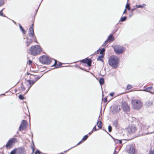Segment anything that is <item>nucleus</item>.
Wrapping results in <instances>:
<instances>
[{
    "instance_id": "e2e57ef3",
    "label": "nucleus",
    "mask_w": 154,
    "mask_h": 154,
    "mask_svg": "<svg viewBox=\"0 0 154 154\" xmlns=\"http://www.w3.org/2000/svg\"><path fill=\"white\" fill-rule=\"evenodd\" d=\"M39 7H38V9H37V10H36V12H37V11H38V8H39Z\"/></svg>"
},
{
    "instance_id": "338daca9",
    "label": "nucleus",
    "mask_w": 154,
    "mask_h": 154,
    "mask_svg": "<svg viewBox=\"0 0 154 154\" xmlns=\"http://www.w3.org/2000/svg\"><path fill=\"white\" fill-rule=\"evenodd\" d=\"M5 95V94H1V95H0H0Z\"/></svg>"
},
{
    "instance_id": "393cba45",
    "label": "nucleus",
    "mask_w": 154,
    "mask_h": 154,
    "mask_svg": "<svg viewBox=\"0 0 154 154\" xmlns=\"http://www.w3.org/2000/svg\"><path fill=\"white\" fill-rule=\"evenodd\" d=\"M105 49L104 48H103L101 49L100 51V54H101L102 55H104V52L105 51Z\"/></svg>"
},
{
    "instance_id": "f8f14e48",
    "label": "nucleus",
    "mask_w": 154,
    "mask_h": 154,
    "mask_svg": "<svg viewBox=\"0 0 154 154\" xmlns=\"http://www.w3.org/2000/svg\"><path fill=\"white\" fill-rule=\"evenodd\" d=\"M26 41L25 42V44L27 47H28L33 42V39L26 38Z\"/></svg>"
},
{
    "instance_id": "412c9836",
    "label": "nucleus",
    "mask_w": 154,
    "mask_h": 154,
    "mask_svg": "<svg viewBox=\"0 0 154 154\" xmlns=\"http://www.w3.org/2000/svg\"><path fill=\"white\" fill-rule=\"evenodd\" d=\"M99 82L100 84L101 85H103V84L104 82V79L103 78H101L99 79Z\"/></svg>"
},
{
    "instance_id": "c03bdc74",
    "label": "nucleus",
    "mask_w": 154,
    "mask_h": 154,
    "mask_svg": "<svg viewBox=\"0 0 154 154\" xmlns=\"http://www.w3.org/2000/svg\"><path fill=\"white\" fill-rule=\"evenodd\" d=\"M83 142H84V141L82 140L79 143H78V144L76 145H75V146H73V147H74L75 146H76L77 145H79L81 143H82Z\"/></svg>"
},
{
    "instance_id": "a18cd8bd",
    "label": "nucleus",
    "mask_w": 154,
    "mask_h": 154,
    "mask_svg": "<svg viewBox=\"0 0 154 154\" xmlns=\"http://www.w3.org/2000/svg\"><path fill=\"white\" fill-rule=\"evenodd\" d=\"M57 61L56 60H55L54 63L52 66H54L55 67V65H56V64H57Z\"/></svg>"
},
{
    "instance_id": "603ef678",
    "label": "nucleus",
    "mask_w": 154,
    "mask_h": 154,
    "mask_svg": "<svg viewBox=\"0 0 154 154\" xmlns=\"http://www.w3.org/2000/svg\"><path fill=\"white\" fill-rule=\"evenodd\" d=\"M116 140L117 141V142L118 143V141H119V143H122V141L121 140Z\"/></svg>"
},
{
    "instance_id": "2eb2a0df",
    "label": "nucleus",
    "mask_w": 154,
    "mask_h": 154,
    "mask_svg": "<svg viewBox=\"0 0 154 154\" xmlns=\"http://www.w3.org/2000/svg\"><path fill=\"white\" fill-rule=\"evenodd\" d=\"M107 40L110 42L113 41L114 40V39L113 36V35L112 34H110L108 37Z\"/></svg>"
},
{
    "instance_id": "b1692460",
    "label": "nucleus",
    "mask_w": 154,
    "mask_h": 154,
    "mask_svg": "<svg viewBox=\"0 0 154 154\" xmlns=\"http://www.w3.org/2000/svg\"><path fill=\"white\" fill-rule=\"evenodd\" d=\"M127 18V17L126 16L121 17L120 20L119 21L122 22L125 21L126 20Z\"/></svg>"
},
{
    "instance_id": "9b49d317",
    "label": "nucleus",
    "mask_w": 154,
    "mask_h": 154,
    "mask_svg": "<svg viewBox=\"0 0 154 154\" xmlns=\"http://www.w3.org/2000/svg\"><path fill=\"white\" fill-rule=\"evenodd\" d=\"M28 35L30 37H32L34 36V32L33 29L32 28H29V30Z\"/></svg>"
},
{
    "instance_id": "0e129e2a",
    "label": "nucleus",
    "mask_w": 154,
    "mask_h": 154,
    "mask_svg": "<svg viewBox=\"0 0 154 154\" xmlns=\"http://www.w3.org/2000/svg\"><path fill=\"white\" fill-rule=\"evenodd\" d=\"M59 154H64V152H61Z\"/></svg>"
},
{
    "instance_id": "cd10ccee",
    "label": "nucleus",
    "mask_w": 154,
    "mask_h": 154,
    "mask_svg": "<svg viewBox=\"0 0 154 154\" xmlns=\"http://www.w3.org/2000/svg\"><path fill=\"white\" fill-rule=\"evenodd\" d=\"M88 137V135H86L84 136V137H83L82 140L83 141H84L85 140H86L87 139Z\"/></svg>"
},
{
    "instance_id": "de8ad7c7",
    "label": "nucleus",
    "mask_w": 154,
    "mask_h": 154,
    "mask_svg": "<svg viewBox=\"0 0 154 154\" xmlns=\"http://www.w3.org/2000/svg\"><path fill=\"white\" fill-rule=\"evenodd\" d=\"M32 153H31V154H32L34 153V152L35 149H34V148L33 147H32Z\"/></svg>"
},
{
    "instance_id": "ddd939ff",
    "label": "nucleus",
    "mask_w": 154,
    "mask_h": 154,
    "mask_svg": "<svg viewBox=\"0 0 154 154\" xmlns=\"http://www.w3.org/2000/svg\"><path fill=\"white\" fill-rule=\"evenodd\" d=\"M118 106H114L111 109L112 113L113 114L116 113L118 111Z\"/></svg>"
},
{
    "instance_id": "79ce46f5",
    "label": "nucleus",
    "mask_w": 154,
    "mask_h": 154,
    "mask_svg": "<svg viewBox=\"0 0 154 154\" xmlns=\"http://www.w3.org/2000/svg\"><path fill=\"white\" fill-rule=\"evenodd\" d=\"M0 16H3V17H7L6 16H5V15L3 14L2 12H0Z\"/></svg>"
},
{
    "instance_id": "58836bf2",
    "label": "nucleus",
    "mask_w": 154,
    "mask_h": 154,
    "mask_svg": "<svg viewBox=\"0 0 154 154\" xmlns=\"http://www.w3.org/2000/svg\"><path fill=\"white\" fill-rule=\"evenodd\" d=\"M135 118L132 117H129L128 119L129 121H131V120H132V122L133 121V120H135Z\"/></svg>"
},
{
    "instance_id": "052dcab7",
    "label": "nucleus",
    "mask_w": 154,
    "mask_h": 154,
    "mask_svg": "<svg viewBox=\"0 0 154 154\" xmlns=\"http://www.w3.org/2000/svg\"><path fill=\"white\" fill-rule=\"evenodd\" d=\"M100 49L99 48L98 50L97 51V53H98V51H100Z\"/></svg>"
},
{
    "instance_id": "72a5a7b5",
    "label": "nucleus",
    "mask_w": 154,
    "mask_h": 154,
    "mask_svg": "<svg viewBox=\"0 0 154 154\" xmlns=\"http://www.w3.org/2000/svg\"><path fill=\"white\" fill-rule=\"evenodd\" d=\"M42 152L38 149L34 153V154H41Z\"/></svg>"
},
{
    "instance_id": "4be33fe9",
    "label": "nucleus",
    "mask_w": 154,
    "mask_h": 154,
    "mask_svg": "<svg viewBox=\"0 0 154 154\" xmlns=\"http://www.w3.org/2000/svg\"><path fill=\"white\" fill-rule=\"evenodd\" d=\"M19 26L20 27V28L21 30V31H22L23 33L24 34H25V33L26 32L25 30L23 29V27L21 26L20 24L19 23Z\"/></svg>"
},
{
    "instance_id": "3c124183",
    "label": "nucleus",
    "mask_w": 154,
    "mask_h": 154,
    "mask_svg": "<svg viewBox=\"0 0 154 154\" xmlns=\"http://www.w3.org/2000/svg\"><path fill=\"white\" fill-rule=\"evenodd\" d=\"M136 8H134L133 9H132L131 10V13L132 14V15L133 14V13H132V12Z\"/></svg>"
},
{
    "instance_id": "680f3d73",
    "label": "nucleus",
    "mask_w": 154,
    "mask_h": 154,
    "mask_svg": "<svg viewBox=\"0 0 154 154\" xmlns=\"http://www.w3.org/2000/svg\"><path fill=\"white\" fill-rule=\"evenodd\" d=\"M12 21L13 22L15 23V24H16V23L15 22L14 20H12Z\"/></svg>"
},
{
    "instance_id": "f3484780",
    "label": "nucleus",
    "mask_w": 154,
    "mask_h": 154,
    "mask_svg": "<svg viewBox=\"0 0 154 154\" xmlns=\"http://www.w3.org/2000/svg\"><path fill=\"white\" fill-rule=\"evenodd\" d=\"M92 62V61L91 59L87 58L86 63L88 65V66H91Z\"/></svg>"
},
{
    "instance_id": "4d7b16f0",
    "label": "nucleus",
    "mask_w": 154,
    "mask_h": 154,
    "mask_svg": "<svg viewBox=\"0 0 154 154\" xmlns=\"http://www.w3.org/2000/svg\"><path fill=\"white\" fill-rule=\"evenodd\" d=\"M30 28H32L33 29V24H32L31 26H30Z\"/></svg>"
},
{
    "instance_id": "4c0bfd02",
    "label": "nucleus",
    "mask_w": 154,
    "mask_h": 154,
    "mask_svg": "<svg viewBox=\"0 0 154 154\" xmlns=\"http://www.w3.org/2000/svg\"><path fill=\"white\" fill-rule=\"evenodd\" d=\"M118 124V121L117 120H116L113 123L114 125H117Z\"/></svg>"
},
{
    "instance_id": "1a4fd4ad",
    "label": "nucleus",
    "mask_w": 154,
    "mask_h": 154,
    "mask_svg": "<svg viewBox=\"0 0 154 154\" xmlns=\"http://www.w3.org/2000/svg\"><path fill=\"white\" fill-rule=\"evenodd\" d=\"M126 130L129 133H134L136 131L137 128L135 126H128Z\"/></svg>"
},
{
    "instance_id": "0eeeda50",
    "label": "nucleus",
    "mask_w": 154,
    "mask_h": 154,
    "mask_svg": "<svg viewBox=\"0 0 154 154\" xmlns=\"http://www.w3.org/2000/svg\"><path fill=\"white\" fill-rule=\"evenodd\" d=\"M17 141V140L16 138H11L8 140L5 146L7 149H10L12 147L13 145Z\"/></svg>"
},
{
    "instance_id": "4468645a",
    "label": "nucleus",
    "mask_w": 154,
    "mask_h": 154,
    "mask_svg": "<svg viewBox=\"0 0 154 154\" xmlns=\"http://www.w3.org/2000/svg\"><path fill=\"white\" fill-rule=\"evenodd\" d=\"M129 154H134L135 152V149L133 146H130L128 151Z\"/></svg>"
},
{
    "instance_id": "c85d7f7f",
    "label": "nucleus",
    "mask_w": 154,
    "mask_h": 154,
    "mask_svg": "<svg viewBox=\"0 0 154 154\" xmlns=\"http://www.w3.org/2000/svg\"><path fill=\"white\" fill-rule=\"evenodd\" d=\"M17 152V149H15L11 152L10 154H15Z\"/></svg>"
},
{
    "instance_id": "bb28decb",
    "label": "nucleus",
    "mask_w": 154,
    "mask_h": 154,
    "mask_svg": "<svg viewBox=\"0 0 154 154\" xmlns=\"http://www.w3.org/2000/svg\"><path fill=\"white\" fill-rule=\"evenodd\" d=\"M62 65V63L60 62H59L58 63L56 64L55 65V68H59L60 66H61Z\"/></svg>"
},
{
    "instance_id": "69168bd1",
    "label": "nucleus",
    "mask_w": 154,
    "mask_h": 154,
    "mask_svg": "<svg viewBox=\"0 0 154 154\" xmlns=\"http://www.w3.org/2000/svg\"><path fill=\"white\" fill-rule=\"evenodd\" d=\"M27 75H29L30 74L29 73L27 72Z\"/></svg>"
},
{
    "instance_id": "6e6552de",
    "label": "nucleus",
    "mask_w": 154,
    "mask_h": 154,
    "mask_svg": "<svg viewBox=\"0 0 154 154\" xmlns=\"http://www.w3.org/2000/svg\"><path fill=\"white\" fill-rule=\"evenodd\" d=\"M122 105V108L124 111L126 112H128L130 111V108L126 102H123Z\"/></svg>"
},
{
    "instance_id": "09e8293b",
    "label": "nucleus",
    "mask_w": 154,
    "mask_h": 154,
    "mask_svg": "<svg viewBox=\"0 0 154 154\" xmlns=\"http://www.w3.org/2000/svg\"><path fill=\"white\" fill-rule=\"evenodd\" d=\"M107 101V98L105 97L103 100V102H106Z\"/></svg>"
},
{
    "instance_id": "c9c22d12",
    "label": "nucleus",
    "mask_w": 154,
    "mask_h": 154,
    "mask_svg": "<svg viewBox=\"0 0 154 154\" xmlns=\"http://www.w3.org/2000/svg\"><path fill=\"white\" fill-rule=\"evenodd\" d=\"M128 6V7L127 8V9L128 10H130V4H129V3H127L126 5V6H125V7H126V8H127V6Z\"/></svg>"
},
{
    "instance_id": "5fc2aeb1",
    "label": "nucleus",
    "mask_w": 154,
    "mask_h": 154,
    "mask_svg": "<svg viewBox=\"0 0 154 154\" xmlns=\"http://www.w3.org/2000/svg\"><path fill=\"white\" fill-rule=\"evenodd\" d=\"M93 131L92 130L90 132L88 133V134H89V135H90L93 132Z\"/></svg>"
},
{
    "instance_id": "8fccbe9b",
    "label": "nucleus",
    "mask_w": 154,
    "mask_h": 154,
    "mask_svg": "<svg viewBox=\"0 0 154 154\" xmlns=\"http://www.w3.org/2000/svg\"><path fill=\"white\" fill-rule=\"evenodd\" d=\"M72 148H73V147H71V148H70L69 149H68L67 150H66V151H65L64 152V153H66V152L68 151L70 149H71Z\"/></svg>"
},
{
    "instance_id": "473e14b6",
    "label": "nucleus",
    "mask_w": 154,
    "mask_h": 154,
    "mask_svg": "<svg viewBox=\"0 0 154 154\" xmlns=\"http://www.w3.org/2000/svg\"><path fill=\"white\" fill-rule=\"evenodd\" d=\"M87 59V58H85V59L80 60V61L82 63H86Z\"/></svg>"
},
{
    "instance_id": "aec40b11",
    "label": "nucleus",
    "mask_w": 154,
    "mask_h": 154,
    "mask_svg": "<svg viewBox=\"0 0 154 154\" xmlns=\"http://www.w3.org/2000/svg\"><path fill=\"white\" fill-rule=\"evenodd\" d=\"M27 128V126H20L19 130L20 131H22L25 129Z\"/></svg>"
},
{
    "instance_id": "6ab92c4d",
    "label": "nucleus",
    "mask_w": 154,
    "mask_h": 154,
    "mask_svg": "<svg viewBox=\"0 0 154 154\" xmlns=\"http://www.w3.org/2000/svg\"><path fill=\"white\" fill-rule=\"evenodd\" d=\"M97 128H96V126H95L93 128L92 130L94 131H96L97 130L101 128H102V126H97Z\"/></svg>"
},
{
    "instance_id": "864d4df0",
    "label": "nucleus",
    "mask_w": 154,
    "mask_h": 154,
    "mask_svg": "<svg viewBox=\"0 0 154 154\" xmlns=\"http://www.w3.org/2000/svg\"><path fill=\"white\" fill-rule=\"evenodd\" d=\"M32 63V62L31 60H29V65L31 64Z\"/></svg>"
},
{
    "instance_id": "423d86ee",
    "label": "nucleus",
    "mask_w": 154,
    "mask_h": 154,
    "mask_svg": "<svg viewBox=\"0 0 154 154\" xmlns=\"http://www.w3.org/2000/svg\"><path fill=\"white\" fill-rule=\"evenodd\" d=\"M113 48L114 51L118 54H122L125 51L124 48L122 46L119 45H114Z\"/></svg>"
},
{
    "instance_id": "7ed1b4c3",
    "label": "nucleus",
    "mask_w": 154,
    "mask_h": 154,
    "mask_svg": "<svg viewBox=\"0 0 154 154\" xmlns=\"http://www.w3.org/2000/svg\"><path fill=\"white\" fill-rule=\"evenodd\" d=\"M43 75V74L41 76H37L35 78V81L31 80H28L25 82V84L28 88V89L24 93V94H26L27 93L28 91L29 90L32 85H33L35 82H36Z\"/></svg>"
},
{
    "instance_id": "f257e3e1",
    "label": "nucleus",
    "mask_w": 154,
    "mask_h": 154,
    "mask_svg": "<svg viewBox=\"0 0 154 154\" xmlns=\"http://www.w3.org/2000/svg\"><path fill=\"white\" fill-rule=\"evenodd\" d=\"M119 57L116 56H110L108 59L109 65L114 68H116L119 63Z\"/></svg>"
},
{
    "instance_id": "dca6fc26",
    "label": "nucleus",
    "mask_w": 154,
    "mask_h": 154,
    "mask_svg": "<svg viewBox=\"0 0 154 154\" xmlns=\"http://www.w3.org/2000/svg\"><path fill=\"white\" fill-rule=\"evenodd\" d=\"M152 89H153V87H147V88H146L143 91H146V92H150V93L152 94V93H153L150 92V91L151 90H152Z\"/></svg>"
},
{
    "instance_id": "a878e982",
    "label": "nucleus",
    "mask_w": 154,
    "mask_h": 154,
    "mask_svg": "<svg viewBox=\"0 0 154 154\" xmlns=\"http://www.w3.org/2000/svg\"><path fill=\"white\" fill-rule=\"evenodd\" d=\"M27 122L26 120H23L20 125H27Z\"/></svg>"
},
{
    "instance_id": "39448f33",
    "label": "nucleus",
    "mask_w": 154,
    "mask_h": 154,
    "mask_svg": "<svg viewBox=\"0 0 154 154\" xmlns=\"http://www.w3.org/2000/svg\"><path fill=\"white\" fill-rule=\"evenodd\" d=\"M39 60L44 64H49L51 62V59L46 55H42L40 57Z\"/></svg>"
},
{
    "instance_id": "49530a36",
    "label": "nucleus",
    "mask_w": 154,
    "mask_h": 154,
    "mask_svg": "<svg viewBox=\"0 0 154 154\" xmlns=\"http://www.w3.org/2000/svg\"><path fill=\"white\" fill-rule=\"evenodd\" d=\"M114 92H111L109 94V95L111 96H113V95H114Z\"/></svg>"
},
{
    "instance_id": "ea45409f",
    "label": "nucleus",
    "mask_w": 154,
    "mask_h": 154,
    "mask_svg": "<svg viewBox=\"0 0 154 154\" xmlns=\"http://www.w3.org/2000/svg\"><path fill=\"white\" fill-rule=\"evenodd\" d=\"M136 6L137 8H143V6L141 5H136Z\"/></svg>"
},
{
    "instance_id": "7c9ffc66",
    "label": "nucleus",
    "mask_w": 154,
    "mask_h": 154,
    "mask_svg": "<svg viewBox=\"0 0 154 154\" xmlns=\"http://www.w3.org/2000/svg\"><path fill=\"white\" fill-rule=\"evenodd\" d=\"M132 88V85H127V90H129L130 89Z\"/></svg>"
},
{
    "instance_id": "f03ea898",
    "label": "nucleus",
    "mask_w": 154,
    "mask_h": 154,
    "mask_svg": "<svg viewBox=\"0 0 154 154\" xmlns=\"http://www.w3.org/2000/svg\"><path fill=\"white\" fill-rule=\"evenodd\" d=\"M30 54L32 55L36 56L39 54L42 51V49L38 45H33L31 46L28 50Z\"/></svg>"
},
{
    "instance_id": "e433bc0d",
    "label": "nucleus",
    "mask_w": 154,
    "mask_h": 154,
    "mask_svg": "<svg viewBox=\"0 0 154 154\" xmlns=\"http://www.w3.org/2000/svg\"><path fill=\"white\" fill-rule=\"evenodd\" d=\"M108 131L109 132H111L112 130V127L111 126H108Z\"/></svg>"
},
{
    "instance_id": "6e6d98bb",
    "label": "nucleus",
    "mask_w": 154,
    "mask_h": 154,
    "mask_svg": "<svg viewBox=\"0 0 154 154\" xmlns=\"http://www.w3.org/2000/svg\"><path fill=\"white\" fill-rule=\"evenodd\" d=\"M126 12V8H125V9L124 11H123V14H125Z\"/></svg>"
},
{
    "instance_id": "2f4dec72",
    "label": "nucleus",
    "mask_w": 154,
    "mask_h": 154,
    "mask_svg": "<svg viewBox=\"0 0 154 154\" xmlns=\"http://www.w3.org/2000/svg\"><path fill=\"white\" fill-rule=\"evenodd\" d=\"M20 100H23L24 99V96L22 95H19L18 96Z\"/></svg>"
},
{
    "instance_id": "a211bd4d",
    "label": "nucleus",
    "mask_w": 154,
    "mask_h": 154,
    "mask_svg": "<svg viewBox=\"0 0 154 154\" xmlns=\"http://www.w3.org/2000/svg\"><path fill=\"white\" fill-rule=\"evenodd\" d=\"M26 88L24 86L23 83H22L20 85V92L24 91Z\"/></svg>"
},
{
    "instance_id": "a19ab883",
    "label": "nucleus",
    "mask_w": 154,
    "mask_h": 154,
    "mask_svg": "<svg viewBox=\"0 0 154 154\" xmlns=\"http://www.w3.org/2000/svg\"><path fill=\"white\" fill-rule=\"evenodd\" d=\"M33 37V41L34 40V42L36 43H38L37 41L36 40V38L35 37V36H34Z\"/></svg>"
},
{
    "instance_id": "c756f323",
    "label": "nucleus",
    "mask_w": 154,
    "mask_h": 154,
    "mask_svg": "<svg viewBox=\"0 0 154 154\" xmlns=\"http://www.w3.org/2000/svg\"><path fill=\"white\" fill-rule=\"evenodd\" d=\"M5 4L4 0H0V7L3 6Z\"/></svg>"
},
{
    "instance_id": "5701e85b",
    "label": "nucleus",
    "mask_w": 154,
    "mask_h": 154,
    "mask_svg": "<svg viewBox=\"0 0 154 154\" xmlns=\"http://www.w3.org/2000/svg\"><path fill=\"white\" fill-rule=\"evenodd\" d=\"M103 55H101L99 56L97 58V60H100L103 61L102 59L103 58Z\"/></svg>"
},
{
    "instance_id": "f704fd0d",
    "label": "nucleus",
    "mask_w": 154,
    "mask_h": 154,
    "mask_svg": "<svg viewBox=\"0 0 154 154\" xmlns=\"http://www.w3.org/2000/svg\"><path fill=\"white\" fill-rule=\"evenodd\" d=\"M102 124L100 120H98L97 122V124L96 125H102Z\"/></svg>"
},
{
    "instance_id": "bf43d9fd",
    "label": "nucleus",
    "mask_w": 154,
    "mask_h": 154,
    "mask_svg": "<svg viewBox=\"0 0 154 154\" xmlns=\"http://www.w3.org/2000/svg\"><path fill=\"white\" fill-rule=\"evenodd\" d=\"M142 5L143 6V7L144 6H146V5L145 4H143Z\"/></svg>"
},
{
    "instance_id": "9d476101",
    "label": "nucleus",
    "mask_w": 154,
    "mask_h": 154,
    "mask_svg": "<svg viewBox=\"0 0 154 154\" xmlns=\"http://www.w3.org/2000/svg\"><path fill=\"white\" fill-rule=\"evenodd\" d=\"M18 154H25V149L23 147H20L17 149Z\"/></svg>"
},
{
    "instance_id": "13d9d810",
    "label": "nucleus",
    "mask_w": 154,
    "mask_h": 154,
    "mask_svg": "<svg viewBox=\"0 0 154 154\" xmlns=\"http://www.w3.org/2000/svg\"><path fill=\"white\" fill-rule=\"evenodd\" d=\"M117 152L116 151L115 149L113 154H117Z\"/></svg>"
},
{
    "instance_id": "774afa93",
    "label": "nucleus",
    "mask_w": 154,
    "mask_h": 154,
    "mask_svg": "<svg viewBox=\"0 0 154 154\" xmlns=\"http://www.w3.org/2000/svg\"><path fill=\"white\" fill-rule=\"evenodd\" d=\"M4 9H2L1 11H0V12H2V11Z\"/></svg>"
},
{
    "instance_id": "20e7f679",
    "label": "nucleus",
    "mask_w": 154,
    "mask_h": 154,
    "mask_svg": "<svg viewBox=\"0 0 154 154\" xmlns=\"http://www.w3.org/2000/svg\"><path fill=\"white\" fill-rule=\"evenodd\" d=\"M132 108L134 109L140 110L143 106L142 102L137 100H132L131 102Z\"/></svg>"
},
{
    "instance_id": "37998d69",
    "label": "nucleus",
    "mask_w": 154,
    "mask_h": 154,
    "mask_svg": "<svg viewBox=\"0 0 154 154\" xmlns=\"http://www.w3.org/2000/svg\"><path fill=\"white\" fill-rule=\"evenodd\" d=\"M108 41V40H107L106 41H105L104 43L102 45V46L106 45L107 44Z\"/></svg>"
}]
</instances>
